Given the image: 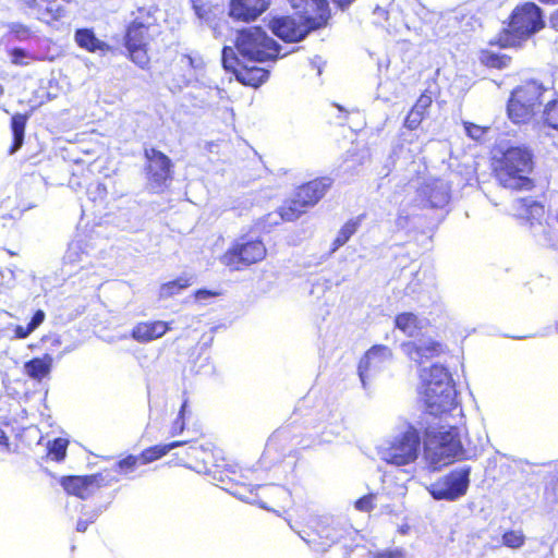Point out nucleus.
Returning a JSON list of instances; mask_svg holds the SVG:
<instances>
[{"instance_id": "27", "label": "nucleus", "mask_w": 558, "mask_h": 558, "mask_svg": "<svg viewBox=\"0 0 558 558\" xmlns=\"http://www.w3.org/2000/svg\"><path fill=\"white\" fill-rule=\"evenodd\" d=\"M52 366V357L46 354L44 357L33 359L24 364L25 374L36 380L48 376Z\"/></svg>"}, {"instance_id": "31", "label": "nucleus", "mask_w": 558, "mask_h": 558, "mask_svg": "<svg viewBox=\"0 0 558 558\" xmlns=\"http://www.w3.org/2000/svg\"><path fill=\"white\" fill-rule=\"evenodd\" d=\"M46 314L44 311L38 310L32 320L28 323L26 327L24 326H15L14 327V338L16 339H25L27 338L34 330H36L45 320Z\"/></svg>"}, {"instance_id": "34", "label": "nucleus", "mask_w": 558, "mask_h": 558, "mask_svg": "<svg viewBox=\"0 0 558 558\" xmlns=\"http://www.w3.org/2000/svg\"><path fill=\"white\" fill-rule=\"evenodd\" d=\"M534 235L538 238V241L548 246H556L557 241L551 232L550 228L547 226H543L542 223L534 225L532 223Z\"/></svg>"}, {"instance_id": "37", "label": "nucleus", "mask_w": 558, "mask_h": 558, "mask_svg": "<svg viewBox=\"0 0 558 558\" xmlns=\"http://www.w3.org/2000/svg\"><path fill=\"white\" fill-rule=\"evenodd\" d=\"M544 120L545 123L553 128L558 129V102L551 101L548 102L544 110Z\"/></svg>"}, {"instance_id": "20", "label": "nucleus", "mask_w": 558, "mask_h": 558, "mask_svg": "<svg viewBox=\"0 0 558 558\" xmlns=\"http://www.w3.org/2000/svg\"><path fill=\"white\" fill-rule=\"evenodd\" d=\"M168 330V324L161 320L140 323L133 328L132 338L138 342H149L162 337Z\"/></svg>"}, {"instance_id": "53", "label": "nucleus", "mask_w": 558, "mask_h": 558, "mask_svg": "<svg viewBox=\"0 0 558 558\" xmlns=\"http://www.w3.org/2000/svg\"><path fill=\"white\" fill-rule=\"evenodd\" d=\"M541 2H544V3H555V2H558V0H539Z\"/></svg>"}, {"instance_id": "32", "label": "nucleus", "mask_w": 558, "mask_h": 558, "mask_svg": "<svg viewBox=\"0 0 558 558\" xmlns=\"http://www.w3.org/2000/svg\"><path fill=\"white\" fill-rule=\"evenodd\" d=\"M185 441H173L168 445H159L145 450L142 453L143 463L151 462L167 454L170 450L182 446Z\"/></svg>"}, {"instance_id": "52", "label": "nucleus", "mask_w": 558, "mask_h": 558, "mask_svg": "<svg viewBox=\"0 0 558 558\" xmlns=\"http://www.w3.org/2000/svg\"><path fill=\"white\" fill-rule=\"evenodd\" d=\"M337 2L341 8L348 7L353 0H333Z\"/></svg>"}, {"instance_id": "14", "label": "nucleus", "mask_w": 558, "mask_h": 558, "mask_svg": "<svg viewBox=\"0 0 558 558\" xmlns=\"http://www.w3.org/2000/svg\"><path fill=\"white\" fill-rule=\"evenodd\" d=\"M270 4V0H231L229 14L232 19L250 22L257 19Z\"/></svg>"}, {"instance_id": "28", "label": "nucleus", "mask_w": 558, "mask_h": 558, "mask_svg": "<svg viewBox=\"0 0 558 558\" xmlns=\"http://www.w3.org/2000/svg\"><path fill=\"white\" fill-rule=\"evenodd\" d=\"M396 327L409 337H414L422 328L421 320L413 313H401L395 319Z\"/></svg>"}, {"instance_id": "22", "label": "nucleus", "mask_w": 558, "mask_h": 558, "mask_svg": "<svg viewBox=\"0 0 558 558\" xmlns=\"http://www.w3.org/2000/svg\"><path fill=\"white\" fill-rule=\"evenodd\" d=\"M302 538L312 546H314L316 550L324 551L333 543L337 542L339 535L335 527H331L328 524L320 522L318 525V530L314 533V535H308V538L302 536Z\"/></svg>"}, {"instance_id": "46", "label": "nucleus", "mask_w": 558, "mask_h": 558, "mask_svg": "<svg viewBox=\"0 0 558 558\" xmlns=\"http://www.w3.org/2000/svg\"><path fill=\"white\" fill-rule=\"evenodd\" d=\"M137 460L138 459L136 457L129 456L128 458L119 461L117 468L119 469L120 472L132 471L134 470Z\"/></svg>"}, {"instance_id": "12", "label": "nucleus", "mask_w": 558, "mask_h": 558, "mask_svg": "<svg viewBox=\"0 0 558 558\" xmlns=\"http://www.w3.org/2000/svg\"><path fill=\"white\" fill-rule=\"evenodd\" d=\"M222 64L228 71L235 74L244 85L257 87L268 78V72L262 68H248L235 56L233 48L225 47L222 50Z\"/></svg>"}, {"instance_id": "43", "label": "nucleus", "mask_w": 558, "mask_h": 558, "mask_svg": "<svg viewBox=\"0 0 558 558\" xmlns=\"http://www.w3.org/2000/svg\"><path fill=\"white\" fill-rule=\"evenodd\" d=\"M464 129L466 134L473 140H480L485 133L484 128L472 123H464Z\"/></svg>"}, {"instance_id": "13", "label": "nucleus", "mask_w": 558, "mask_h": 558, "mask_svg": "<svg viewBox=\"0 0 558 558\" xmlns=\"http://www.w3.org/2000/svg\"><path fill=\"white\" fill-rule=\"evenodd\" d=\"M421 396L428 412L437 415L450 411L456 405L457 391L454 385L423 388Z\"/></svg>"}, {"instance_id": "42", "label": "nucleus", "mask_w": 558, "mask_h": 558, "mask_svg": "<svg viewBox=\"0 0 558 558\" xmlns=\"http://www.w3.org/2000/svg\"><path fill=\"white\" fill-rule=\"evenodd\" d=\"M374 495H367L355 501V508L360 511L368 512L373 509Z\"/></svg>"}, {"instance_id": "6", "label": "nucleus", "mask_w": 558, "mask_h": 558, "mask_svg": "<svg viewBox=\"0 0 558 558\" xmlns=\"http://www.w3.org/2000/svg\"><path fill=\"white\" fill-rule=\"evenodd\" d=\"M236 50L243 60L264 62L280 54V47L260 27H248L239 32Z\"/></svg>"}, {"instance_id": "56", "label": "nucleus", "mask_w": 558, "mask_h": 558, "mask_svg": "<svg viewBox=\"0 0 558 558\" xmlns=\"http://www.w3.org/2000/svg\"><path fill=\"white\" fill-rule=\"evenodd\" d=\"M3 93H4V89H3L2 85H0V97L3 95Z\"/></svg>"}, {"instance_id": "45", "label": "nucleus", "mask_w": 558, "mask_h": 558, "mask_svg": "<svg viewBox=\"0 0 558 558\" xmlns=\"http://www.w3.org/2000/svg\"><path fill=\"white\" fill-rule=\"evenodd\" d=\"M9 29L11 33L15 34L19 39H24L28 36V27L21 23H11L9 24Z\"/></svg>"}, {"instance_id": "50", "label": "nucleus", "mask_w": 558, "mask_h": 558, "mask_svg": "<svg viewBox=\"0 0 558 558\" xmlns=\"http://www.w3.org/2000/svg\"><path fill=\"white\" fill-rule=\"evenodd\" d=\"M549 23H550V26L553 28H555L556 31H558V9H556L551 15H550V19H549Z\"/></svg>"}, {"instance_id": "10", "label": "nucleus", "mask_w": 558, "mask_h": 558, "mask_svg": "<svg viewBox=\"0 0 558 558\" xmlns=\"http://www.w3.org/2000/svg\"><path fill=\"white\" fill-rule=\"evenodd\" d=\"M145 157L148 161L146 167L148 186L154 192H161L172 179V162L168 156L155 148H146Z\"/></svg>"}, {"instance_id": "54", "label": "nucleus", "mask_w": 558, "mask_h": 558, "mask_svg": "<svg viewBox=\"0 0 558 558\" xmlns=\"http://www.w3.org/2000/svg\"><path fill=\"white\" fill-rule=\"evenodd\" d=\"M377 12H378V13H380V14H385V13H386V12H385L383 9H380V8H376V9H375V13H377Z\"/></svg>"}, {"instance_id": "17", "label": "nucleus", "mask_w": 558, "mask_h": 558, "mask_svg": "<svg viewBox=\"0 0 558 558\" xmlns=\"http://www.w3.org/2000/svg\"><path fill=\"white\" fill-rule=\"evenodd\" d=\"M99 475L68 476L62 478L61 485L69 494L85 499L99 487Z\"/></svg>"}, {"instance_id": "51", "label": "nucleus", "mask_w": 558, "mask_h": 558, "mask_svg": "<svg viewBox=\"0 0 558 558\" xmlns=\"http://www.w3.org/2000/svg\"><path fill=\"white\" fill-rule=\"evenodd\" d=\"M8 437L5 433L0 428V445H7Z\"/></svg>"}, {"instance_id": "38", "label": "nucleus", "mask_w": 558, "mask_h": 558, "mask_svg": "<svg viewBox=\"0 0 558 558\" xmlns=\"http://www.w3.org/2000/svg\"><path fill=\"white\" fill-rule=\"evenodd\" d=\"M68 441L62 438L54 439L49 447V456L56 461H60L65 457Z\"/></svg>"}, {"instance_id": "24", "label": "nucleus", "mask_w": 558, "mask_h": 558, "mask_svg": "<svg viewBox=\"0 0 558 558\" xmlns=\"http://www.w3.org/2000/svg\"><path fill=\"white\" fill-rule=\"evenodd\" d=\"M514 90L517 93V97L536 112V109H538L541 105V97L544 93L543 86L535 81H531L517 87Z\"/></svg>"}, {"instance_id": "1", "label": "nucleus", "mask_w": 558, "mask_h": 558, "mask_svg": "<svg viewBox=\"0 0 558 558\" xmlns=\"http://www.w3.org/2000/svg\"><path fill=\"white\" fill-rule=\"evenodd\" d=\"M301 12L300 20L290 16L276 17L270 22L272 33L284 41H300L310 31L327 24L330 17L327 0H288Z\"/></svg>"}, {"instance_id": "19", "label": "nucleus", "mask_w": 558, "mask_h": 558, "mask_svg": "<svg viewBox=\"0 0 558 558\" xmlns=\"http://www.w3.org/2000/svg\"><path fill=\"white\" fill-rule=\"evenodd\" d=\"M421 195L425 197L426 203L433 208H442L449 202V189L441 180H435L426 183Z\"/></svg>"}, {"instance_id": "55", "label": "nucleus", "mask_w": 558, "mask_h": 558, "mask_svg": "<svg viewBox=\"0 0 558 558\" xmlns=\"http://www.w3.org/2000/svg\"><path fill=\"white\" fill-rule=\"evenodd\" d=\"M403 223H404V219H402V218L400 217V218L398 219V225L403 227Z\"/></svg>"}, {"instance_id": "47", "label": "nucleus", "mask_w": 558, "mask_h": 558, "mask_svg": "<svg viewBox=\"0 0 558 558\" xmlns=\"http://www.w3.org/2000/svg\"><path fill=\"white\" fill-rule=\"evenodd\" d=\"M27 57V53L24 49H21V48H14L12 51H11V60H12V63L16 64V65H23V64H26V62L24 61V59Z\"/></svg>"}, {"instance_id": "21", "label": "nucleus", "mask_w": 558, "mask_h": 558, "mask_svg": "<svg viewBox=\"0 0 558 558\" xmlns=\"http://www.w3.org/2000/svg\"><path fill=\"white\" fill-rule=\"evenodd\" d=\"M421 390L423 388H435L437 386L452 385V378L447 368L439 364H434L429 368L421 371Z\"/></svg>"}, {"instance_id": "30", "label": "nucleus", "mask_w": 558, "mask_h": 558, "mask_svg": "<svg viewBox=\"0 0 558 558\" xmlns=\"http://www.w3.org/2000/svg\"><path fill=\"white\" fill-rule=\"evenodd\" d=\"M305 210L306 207L301 202H298V197L294 195L280 207L279 216L282 220L293 221L305 213Z\"/></svg>"}, {"instance_id": "33", "label": "nucleus", "mask_w": 558, "mask_h": 558, "mask_svg": "<svg viewBox=\"0 0 558 558\" xmlns=\"http://www.w3.org/2000/svg\"><path fill=\"white\" fill-rule=\"evenodd\" d=\"M189 286H190V279L186 277H180L175 280L163 283L160 287L159 296L161 299L171 298V296L180 293L181 290L187 288Z\"/></svg>"}, {"instance_id": "49", "label": "nucleus", "mask_w": 558, "mask_h": 558, "mask_svg": "<svg viewBox=\"0 0 558 558\" xmlns=\"http://www.w3.org/2000/svg\"><path fill=\"white\" fill-rule=\"evenodd\" d=\"M216 295H217L216 292H213L209 290H198L195 294V298L197 300H203V299H207V298H211V296H216Z\"/></svg>"}, {"instance_id": "26", "label": "nucleus", "mask_w": 558, "mask_h": 558, "mask_svg": "<svg viewBox=\"0 0 558 558\" xmlns=\"http://www.w3.org/2000/svg\"><path fill=\"white\" fill-rule=\"evenodd\" d=\"M432 102L433 99L430 95L422 94L407 116L404 126L409 130L417 129Z\"/></svg>"}, {"instance_id": "16", "label": "nucleus", "mask_w": 558, "mask_h": 558, "mask_svg": "<svg viewBox=\"0 0 558 558\" xmlns=\"http://www.w3.org/2000/svg\"><path fill=\"white\" fill-rule=\"evenodd\" d=\"M402 352L414 362H422L440 353L441 344L430 338H422L418 341H408L401 345Z\"/></svg>"}, {"instance_id": "18", "label": "nucleus", "mask_w": 558, "mask_h": 558, "mask_svg": "<svg viewBox=\"0 0 558 558\" xmlns=\"http://www.w3.org/2000/svg\"><path fill=\"white\" fill-rule=\"evenodd\" d=\"M331 185V180L323 178L311 181L298 189L295 196L306 208L314 206L327 192Z\"/></svg>"}, {"instance_id": "40", "label": "nucleus", "mask_w": 558, "mask_h": 558, "mask_svg": "<svg viewBox=\"0 0 558 558\" xmlns=\"http://www.w3.org/2000/svg\"><path fill=\"white\" fill-rule=\"evenodd\" d=\"M181 62L190 65L192 69L199 71L204 68L205 61L199 54H184L181 58Z\"/></svg>"}, {"instance_id": "5", "label": "nucleus", "mask_w": 558, "mask_h": 558, "mask_svg": "<svg viewBox=\"0 0 558 558\" xmlns=\"http://www.w3.org/2000/svg\"><path fill=\"white\" fill-rule=\"evenodd\" d=\"M418 450V433L413 426L407 425L390 439L381 442L377 447V454L388 464L403 466L417 459Z\"/></svg>"}, {"instance_id": "4", "label": "nucleus", "mask_w": 558, "mask_h": 558, "mask_svg": "<svg viewBox=\"0 0 558 558\" xmlns=\"http://www.w3.org/2000/svg\"><path fill=\"white\" fill-rule=\"evenodd\" d=\"M533 168L532 154L526 147H510L496 161L495 172L499 183L512 190H527Z\"/></svg>"}, {"instance_id": "8", "label": "nucleus", "mask_w": 558, "mask_h": 558, "mask_svg": "<svg viewBox=\"0 0 558 558\" xmlns=\"http://www.w3.org/2000/svg\"><path fill=\"white\" fill-rule=\"evenodd\" d=\"M469 466L453 470L428 487V492L436 500L453 501L466 494L470 484Z\"/></svg>"}, {"instance_id": "41", "label": "nucleus", "mask_w": 558, "mask_h": 558, "mask_svg": "<svg viewBox=\"0 0 558 558\" xmlns=\"http://www.w3.org/2000/svg\"><path fill=\"white\" fill-rule=\"evenodd\" d=\"M186 408V402H184L181 407V410L179 412L178 418L174 421L172 428H171V435L175 436L181 434L184 430V412Z\"/></svg>"}, {"instance_id": "7", "label": "nucleus", "mask_w": 558, "mask_h": 558, "mask_svg": "<svg viewBox=\"0 0 558 558\" xmlns=\"http://www.w3.org/2000/svg\"><path fill=\"white\" fill-rule=\"evenodd\" d=\"M266 254V246L260 240L241 238L225 252L220 262L231 270H240L244 266L262 262Z\"/></svg>"}, {"instance_id": "25", "label": "nucleus", "mask_w": 558, "mask_h": 558, "mask_svg": "<svg viewBox=\"0 0 558 558\" xmlns=\"http://www.w3.org/2000/svg\"><path fill=\"white\" fill-rule=\"evenodd\" d=\"M507 112L509 119L517 124L529 122L535 114L526 104L517 97L515 90L512 92L508 101Z\"/></svg>"}, {"instance_id": "2", "label": "nucleus", "mask_w": 558, "mask_h": 558, "mask_svg": "<svg viewBox=\"0 0 558 558\" xmlns=\"http://www.w3.org/2000/svg\"><path fill=\"white\" fill-rule=\"evenodd\" d=\"M155 7L142 8L128 28L125 46L134 63L144 68L148 64V46L161 34Z\"/></svg>"}, {"instance_id": "29", "label": "nucleus", "mask_w": 558, "mask_h": 558, "mask_svg": "<svg viewBox=\"0 0 558 558\" xmlns=\"http://www.w3.org/2000/svg\"><path fill=\"white\" fill-rule=\"evenodd\" d=\"M27 116L16 113L12 117L11 128L13 133V145L10 149V154H14L23 145L25 125Z\"/></svg>"}, {"instance_id": "11", "label": "nucleus", "mask_w": 558, "mask_h": 558, "mask_svg": "<svg viewBox=\"0 0 558 558\" xmlns=\"http://www.w3.org/2000/svg\"><path fill=\"white\" fill-rule=\"evenodd\" d=\"M392 359V351L387 345L376 344L368 349L359 363V376L363 387H366L367 379L387 368Z\"/></svg>"}, {"instance_id": "39", "label": "nucleus", "mask_w": 558, "mask_h": 558, "mask_svg": "<svg viewBox=\"0 0 558 558\" xmlns=\"http://www.w3.org/2000/svg\"><path fill=\"white\" fill-rule=\"evenodd\" d=\"M195 14L201 20H208L210 14V7L204 0H191Z\"/></svg>"}, {"instance_id": "48", "label": "nucleus", "mask_w": 558, "mask_h": 558, "mask_svg": "<svg viewBox=\"0 0 558 558\" xmlns=\"http://www.w3.org/2000/svg\"><path fill=\"white\" fill-rule=\"evenodd\" d=\"M99 511L98 510H95L93 511L88 519L87 520H78L77 524H76V530L77 532H85L87 530V526L89 523L94 522L96 520V518L99 515Z\"/></svg>"}, {"instance_id": "35", "label": "nucleus", "mask_w": 558, "mask_h": 558, "mask_svg": "<svg viewBox=\"0 0 558 558\" xmlns=\"http://www.w3.org/2000/svg\"><path fill=\"white\" fill-rule=\"evenodd\" d=\"M356 231V223L349 221L347 222L339 231L337 238L335 239V246H342Z\"/></svg>"}, {"instance_id": "15", "label": "nucleus", "mask_w": 558, "mask_h": 558, "mask_svg": "<svg viewBox=\"0 0 558 558\" xmlns=\"http://www.w3.org/2000/svg\"><path fill=\"white\" fill-rule=\"evenodd\" d=\"M32 13L41 22L52 23L65 15V9L58 0H22Z\"/></svg>"}, {"instance_id": "36", "label": "nucleus", "mask_w": 558, "mask_h": 558, "mask_svg": "<svg viewBox=\"0 0 558 558\" xmlns=\"http://www.w3.org/2000/svg\"><path fill=\"white\" fill-rule=\"evenodd\" d=\"M524 543V535L520 531H509L502 535V544L510 548H520Z\"/></svg>"}, {"instance_id": "44", "label": "nucleus", "mask_w": 558, "mask_h": 558, "mask_svg": "<svg viewBox=\"0 0 558 558\" xmlns=\"http://www.w3.org/2000/svg\"><path fill=\"white\" fill-rule=\"evenodd\" d=\"M377 558H405V550L402 548L385 549L376 555Z\"/></svg>"}, {"instance_id": "3", "label": "nucleus", "mask_w": 558, "mask_h": 558, "mask_svg": "<svg viewBox=\"0 0 558 558\" xmlns=\"http://www.w3.org/2000/svg\"><path fill=\"white\" fill-rule=\"evenodd\" d=\"M463 456V447L456 427H429L426 430L425 459L434 471L462 459Z\"/></svg>"}, {"instance_id": "23", "label": "nucleus", "mask_w": 558, "mask_h": 558, "mask_svg": "<svg viewBox=\"0 0 558 558\" xmlns=\"http://www.w3.org/2000/svg\"><path fill=\"white\" fill-rule=\"evenodd\" d=\"M74 39L78 47L89 52H100L101 54H105L111 49L108 44L98 39L94 32L88 28L77 29L75 32Z\"/></svg>"}, {"instance_id": "9", "label": "nucleus", "mask_w": 558, "mask_h": 558, "mask_svg": "<svg viewBox=\"0 0 558 558\" xmlns=\"http://www.w3.org/2000/svg\"><path fill=\"white\" fill-rule=\"evenodd\" d=\"M543 27L544 21L541 9L532 2H527L513 11L509 24V34L525 39Z\"/></svg>"}]
</instances>
